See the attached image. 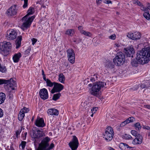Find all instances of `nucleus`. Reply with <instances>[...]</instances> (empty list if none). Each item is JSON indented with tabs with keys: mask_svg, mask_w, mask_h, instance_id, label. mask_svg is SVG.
<instances>
[{
	"mask_svg": "<svg viewBox=\"0 0 150 150\" xmlns=\"http://www.w3.org/2000/svg\"><path fill=\"white\" fill-rule=\"evenodd\" d=\"M102 0H96V2L97 4H100L102 2Z\"/></svg>",
	"mask_w": 150,
	"mask_h": 150,
	"instance_id": "obj_57",
	"label": "nucleus"
},
{
	"mask_svg": "<svg viewBox=\"0 0 150 150\" xmlns=\"http://www.w3.org/2000/svg\"><path fill=\"white\" fill-rule=\"evenodd\" d=\"M136 59L137 60H133L131 62V64L133 66L136 67L137 66V64L138 63H140L138 62Z\"/></svg>",
	"mask_w": 150,
	"mask_h": 150,
	"instance_id": "obj_33",
	"label": "nucleus"
},
{
	"mask_svg": "<svg viewBox=\"0 0 150 150\" xmlns=\"http://www.w3.org/2000/svg\"><path fill=\"white\" fill-rule=\"evenodd\" d=\"M4 115V112L0 108V118L2 117Z\"/></svg>",
	"mask_w": 150,
	"mask_h": 150,
	"instance_id": "obj_49",
	"label": "nucleus"
},
{
	"mask_svg": "<svg viewBox=\"0 0 150 150\" xmlns=\"http://www.w3.org/2000/svg\"><path fill=\"white\" fill-rule=\"evenodd\" d=\"M74 33V30L73 29H68L66 32L65 34L70 36L73 35Z\"/></svg>",
	"mask_w": 150,
	"mask_h": 150,
	"instance_id": "obj_28",
	"label": "nucleus"
},
{
	"mask_svg": "<svg viewBox=\"0 0 150 150\" xmlns=\"http://www.w3.org/2000/svg\"><path fill=\"white\" fill-rule=\"evenodd\" d=\"M132 137L131 135L126 134H125L124 136V138L126 139H130Z\"/></svg>",
	"mask_w": 150,
	"mask_h": 150,
	"instance_id": "obj_44",
	"label": "nucleus"
},
{
	"mask_svg": "<svg viewBox=\"0 0 150 150\" xmlns=\"http://www.w3.org/2000/svg\"><path fill=\"white\" fill-rule=\"evenodd\" d=\"M105 66L109 70L113 71L115 70L114 65L111 62H106Z\"/></svg>",
	"mask_w": 150,
	"mask_h": 150,
	"instance_id": "obj_21",
	"label": "nucleus"
},
{
	"mask_svg": "<svg viewBox=\"0 0 150 150\" xmlns=\"http://www.w3.org/2000/svg\"><path fill=\"white\" fill-rule=\"evenodd\" d=\"M143 128L144 129L150 130V127L149 126H143Z\"/></svg>",
	"mask_w": 150,
	"mask_h": 150,
	"instance_id": "obj_52",
	"label": "nucleus"
},
{
	"mask_svg": "<svg viewBox=\"0 0 150 150\" xmlns=\"http://www.w3.org/2000/svg\"><path fill=\"white\" fill-rule=\"evenodd\" d=\"M121 144H122L124 146L126 147V148L127 149H131L132 148V147L129 146L126 143H121Z\"/></svg>",
	"mask_w": 150,
	"mask_h": 150,
	"instance_id": "obj_45",
	"label": "nucleus"
},
{
	"mask_svg": "<svg viewBox=\"0 0 150 150\" xmlns=\"http://www.w3.org/2000/svg\"><path fill=\"white\" fill-rule=\"evenodd\" d=\"M67 53L69 61L71 63L74 64L75 58L74 50L72 49H69L67 50Z\"/></svg>",
	"mask_w": 150,
	"mask_h": 150,
	"instance_id": "obj_8",
	"label": "nucleus"
},
{
	"mask_svg": "<svg viewBox=\"0 0 150 150\" xmlns=\"http://www.w3.org/2000/svg\"><path fill=\"white\" fill-rule=\"evenodd\" d=\"M143 16L147 20H149L150 19V14L147 11H145L144 13Z\"/></svg>",
	"mask_w": 150,
	"mask_h": 150,
	"instance_id": "obj_29",
	"label": "nucleus"
},
{
	"mask_svg": "<svg viewBox=\"0 0 150 150\" xmlns=\"http://www.w3.org/2000/svg\"><path fill=\"white\" fill-rule=\"evenodd\" d=\"M140 86H141V88H146V85H145L144 84H142Z\"/></svg>",
	"mask_w": 150,
	"mask_h": 150,
	"instance_id": "obj_58",
	"label": "nucleus"
},
{
	"mask_svg": "<svg viewBox=\"0 0 150 150\" xmlns=\"http://www.w3.org/2000/svg\"><path fill=\"white\" fill-rule=\"evenodd\" d=\"M82 29V27L81 26H79L78 27V29L79 30H80V32H81V30H81Z\"/></svg>",
	"mask_w": 150,
	"mask_h": 150,
	"instance_id": "obj_63",
	"label": "nucleus"
},
{
	"mask_svg": "<svg viewBox=\"0 0 150 150\" xmlns=\"http://www.w3.org/2000/svg\"><path fill=\"white\" fill-rule=\"evenodd\" d=\"M140 37L141 34L139 33L136 32L134 33V38H135V39H134V40H137L139 39Z\"/></svg>",
	"mask_w": 150,
	"mask_h": 150,
	"instance_id": "obj_27",
	"label": "nucleus"
},
{
	"mask_svg": "<svg viewBox=\"0 0 150 150\" xmlns=\"http://www.w3.org/2000/svg\"><path fill=\"white\" fill-rule=\"evenodd\" d=\"M116 37V36L115 34H113L112 35L109 36V38L110 39L112 40H114L115 39Z\"/></svg>",
	"mask_w": 150,
	"mask_h": 150,
	"instance_id": "obj_40",
	"label": "nucleus"
},
{
	"mask_svg": "<svg viewBox=\"0 0 150 150\" xmlns=\"http://www.w3.org/2000/svg\"><path fill=\"white\" fill-rule=\"evenodd\" d=\"M147 6L148 9L150 10V4L149 3H148L147 4Z\"/></svg>",
	"mask_w": 150,
	"mask_h": 150,
	"instance_id": "obj_60",
	"label": "nucleus"
},
{
	"mask_svg": "<svg viewBox=\"0 0 150 150\" xmlns=\"http://www.w3.org/2000/svg\"><path fill=\"white\" fill-rule=\"evenodd\" d=\"M112 1L110 0H107L106 1V3L107 4L111 3Z\"/></svg>",
	"mask_w": 150,
	"mask_h": 150,
	"instance_id": "obj_62",
	"label": "nucleus"
},
{
	"mask_svg": "<svg viewBox=\"0 0 150 150\" xmlns=\"http://www.w3.org/2000/svg\"><path fill=\"white\" fill-rule=\"evenodd\" d=\"M135 3L137 4L139 6H141L142 5L141 3L139 1L137 0L136 1Z\"/></svg>",
	"mask_w": 150,
	"mask_h": 150,
	"instance_id": "obj_54",
	"label": "nucleus"
},
{
	"mask_svg": "<svg viewBox=\"0 0 150 150\" xmlns=\"http://www.w3.org/2000/svg\"><path fill=\"white\" fill-rule=\"evenodd\" d=\"M11 48V44L9 42H5L0 47L1 50L4 52L9 51Z\"/></svg>",
	"mask_w": 150,
	"mask_h": 150,
	"instance_id": "obj_15",
	"label": "nucleus"
},
{
	"mask_svg": "<svg viewBox=\"0 0 150 150\" xmlns=\"http://www.w3.org/2000/svg\"><path fill=\"white\" fill-rule=\"evenodd\" d=\"M47 83V86L50 87H52L53 85L54 86V82L52 83L51 81L50 80H47V81L46 82Z\"/></svg>",
	"mask_w": 150,
	"mask_h": 150,
	"instance_id": "obj_35",
	"label": "nucleus"
},
{
	"mask_svg": "<svg viewBox=\"0 0 150 150\" xmlns=\"http://www.w3.org/2000/svg\"><path fill=\"white\" fill-rule=\"evenodd\" d=\"M81 39L80 38H76L74 40V42L76 44H78L81 42Z\"/></svg>",
	"mask_w": 150,
	"mask_h": 150,
	"instance_id": "obj_39",
	"label": "nucleus"
},
{
	"mask_svg": "<svg viewBox=\"0 0 150 150\" xmlns=\"http://www.w3.org/2000/svg\"><path fill=\"white\" fill-rule=\"evenodd\" d=\"M21 56V54L20 52L15 54L13 57V62H18Z\"/></svg>",
	"mask_w": 150,
	"mask_h": 150,
	"instance_id": "obj_23",
	"label": "nucleus"
},
{
	"mask_svg": "<svg viewBox=\"0 0 150 150\" xmlns=\"http://www.w3.org/2000/svg\"><path fill=\"white\" fill-rule=\"evenodd\" d=\"M81 33L85 35L91 37L92 36V34L90 32L86 31L84 30L81 31Z\"/></svg>",
	"mask_w": 150,
	"mask_h": 150,
	"instance_id": "obj_31",
	"label": "nucleus"
},
{
	"mask_svg": "<svg viewBox=\"0 0 150 150\" xmlns=\"http://www.w3.org/2000/svg\"><path fill=\"white\" fill-rule=\"evenodd\" d=\"M106 83L104 82L99 81L93 83L90 90L91 94L95 96H99L101 89L104 87Z\"/></svg>",
	"mask_w": 150,
	"mask_h": 150,
	"instance_id": "obj_3",
	"label": "nucleus"
},
{
	"mask_svg": "<svg viewBox=\"0 0 150 150\" xmlns=\"http://www.w3.org/2000/svg\"><path fill=\"white\" fill-rule=\"evenodd\" d=\"M21 110H22L23 112H24V113L25 114V113L28 112L29 110V109L28 108H26L25 107H24L23 109H21Z\"/></svg>",
	"mask_w": 150,
	"mask_h": 150,
	"instance_id": "obj_38",
	"label": "nucleus"
},
{
	"mask_svg": "<svg viewBox=\"0 0 150 150\" xmlns=\"http://www.w3.org/2000/svg\"><path fill=\"white\" fill-rule=\"evenodd\" d=\"M136 59L140 64H144L150 61V47L142 48L137 54Z\"/></svg>",
	"mask_w": 150,
	"mask_h": 150,
	"instance_id": "obj_1",
	"label": "nucleus"
},
{
	"mask_svg": "<svg viewBox=\"0 0 150 150\" xmlns=\"http://www.w3.org/2000/svg\"><path fill=\"white\" fill-rule=\"evenodd\" d=\"M39 94L41 98L44 100L47 99L48 97L47 91L45 88L40 90Z\"/></svg>",
	"mask_w": 150,
	"mask_h": 150,
	"instance_id": "obj_14",
	"label": "nucleus"
},
{
	"mask_svg": "<svg viewBox=\"0 0 150 150\" xmlns=\"http://www.w3.org/2000/svg\"><path fill=\"white\" fill-rule=\"evenodd\" d=\"M127 124H126V122H125V121L123 122H122L121 124H120V126L121 127H123L124 126H125Z\"/></svg>",
	"mask_w": 150,
	"mask_h": 150,
	"instance_id": "obj_55",
	"label": "nucleus"
},
{
	"mask_svg": "<svg viewBox=\"0 0 150 150\" xmlns=\"http://www.w3.org/2000/svg\"><path fill=\"white\" fill-rule=\"evenodd\" d=\"M61 95V94L59 93L54 94L53 95L52 99L53 100L56 101L59 98Z\"/></svg>",
	"mask_w": 150,
	"mask_h": 150,
	"instance_id": "obj_30",
	"label": "nucleus"
},
{
	"mask_svg": "<svg viewBox=\"0 0 150 150\" xmlns=\"http://www.w3.org/2000/svg\"><path fill=\"white\" fill-rule=\"evenodd\" d=\"M135 129L137 130H139L141 128V126L139 122L135 123L134 125Z\"/></svg>",
	"mask_w": 150,
	"mask_h": 150,
	"instance_id": "obj_32",
	"label": "nucleus"
},
{
	"mask_svg": "<svg viewBox=\"0 0 150 150\" xmlns=\"http://www.w3.org/2000/svg\"><path fill=\"white\" fill-rule=\"evenodd\" d=\"M104 136L103 137L106 140L108 141L111 140L114 136V132L112 128L110 126L107 127Z\"/></svg>",
	"mask_w": 150,
	"mask_h": 150,
	"instance_id": "obj_7",
	"label": "nucleus"
},
{
	"mask_svg": "<svg viewBox=\"0 0 150 150\" xmlns=\"http://www.w3.org/2000/svg\"><path fill=\"white\" fill-rule=\"evenodd\" d=\"M138 136L136 137L132 141V143L134 144H141L142 142V137L141 135H138Z\"/></svg>",
	"mask_w": 150,
	"mask_h": 150,
	"instance_id": "obj_18",
	"label": "nucleus"
},
{
	"mask_svg": "<svg viewBox=\"0 0 150 150\" xmlns=\"http://www.w3.org/2000/svg\"><path fill=\"white\" fill-rule=\"evenodd\" d=\"M125 60V56L124 54L122 52H119L117 53L113 61L115 65L119 66L124 63Z\"/></svg>",
	"mask_w": 150,
	"mask_h": 150,
	"instance_id": "obj_6",
	"label": "nucleus"
},
{
	"mask_svg": "<svg viewBox=\"0 0 150 150\" xmlns=\"http://www.w3.org/2000/svg\"><path fill=\"white\" fill-rule=\"evenodd\" d=\"M43 133L42 132L39 130L37 131L33 132V137L34 138H39L42 137Z\"/></svg>",
	"mask_w": 150,
	"mask_h": 150,
	"instance_id": "obj_19",
	"label": "nucleus"
},
{
	"mask_svg": "<svg viewBox=\"0 0 150 150\" xmlns=\"http://www.w3.org/2000/svg\"><path fill=\"white\" fill-rule=\"evenodd\" d=\"M125 122H126V124H127L130 122H131L129 120V118H128V119L125 120Z\"/></svg>",
	"mask_w": 150,
	"mask_h": 150,
	"instance_id": "obj_56",
	"label": "nucleus"
},
{
	"mask_svg": "<svg viewBox=\"0 0 150 150\" xmlns=\"http://www.w3.org/2000/svg\"><path fill=\"white\" fill-rule=\"evenodd\" d=\"M109 149L110 150H115V149L111 147H110Z\"/></svg>",
	"mask_w": 150,
	"mask_h": 150,
	"instance_id": "obj_64",
	"label": "nucleus"
},
{
	"mask_svg": "<svg viewBox=\"0 0 150 150\" xmlns=\"http://www.w3.org/2000/svg\"><path fill=\"white\" fill-rule=\"evenodd\" d=\"M6 99V95L3 93H0V104L3 103Z\"/></svg>",
	"mask_w": 150,
	"mask_h": 150,
	"instance_id": "obj_24",
	"label": "nucleus"
},
{
	"mask_svg": "<svg viewBox=\"0 0 150 150\" xmlns=\"http://www.w3.org/2000/svg\"><path fill=\"white\" fill-rule=\"evenodd\" d=\"M98 109V108L97 107L93 108L91 110V111L92 113H95Z\"/></svg>",
	"mask_w": 150,
	"mask_h": 150,
	"instance_id": "obj_43",
	"label": "nucleus"
},
{
	"mask_svg": "<svg viewBox=\"0 0 150 150\" xmlns=\"http://www.w3.org/2000/svg\"><path fill=\"white\" fill-rule=\"evenodd\" d=\"M22 112H23L22 110H20L18 116V119L20 121H21L23 120L25 116V114Z\"/></svg>",
	"mask_w": 150,
	"mask_h": 150,
	"instance_id": "obj_25",
	"label": "nucleus"
},
{
	"mask_svg": "<svg viewBox=\"0 0 150 150\" xmlns=\"http://www.w3.org/2000/svg\"><path fill=\"white\" fill-rule=\"evenodd\" d=\"M35 18V16H32L28 19L27 15H25L23 17L22 19L23 23L21 26V28L23 30H25L29 28Z\"/></svg>",
	"mask_w": 150,
	"mask_h": 150,
	"instance_id": "obj_5",
	"label": "nucleus"
},
{
	"mask_svg": "<svg viewBox=\"0 0 150 150\" xmlns=\"http://www.w3.org/2000/svg\"><path fill=\"white\" fill-rule=\"evenodd\" d=\"M17 35V33L16 31L11 29L7 31L6 37L8 40H13L16 38Z\"/></svg>",
	"mask_w": 150,
	"mask_h": 150,
	"instance_id": "obj_9",
	"label": "nucleus"
},
{
	"mask_svg": "<svg viewBox=\"0 0 150 150\" xmlns=\"http://www.w3.org/2000/svg\"><path fill=\"white\" fill-rule=\"evenodd\" d=\"M34 8L32 7H30L28 11V14L26 15L27 17L30 15H31L33 14V10Z\"/></svg>",
	"mask_w": 150,
	"mask_h": 150,
	"instance_id": "obj_34",
	"label": "nucleus"
},
{
	"mask_svg": "<svg viewBox=\"0 0 150 150\" xmlns=\"http://www.w3.org/2000/svg\"><path fill=\"white\" fill-rule=\"evenodd\" d=\"M30 50L31 49L30 48L28 49L25 51V54L27 55H28L29 54Z\"/></svg>",
	"mask_w": 150,
	"mask_h": 150,
	"instance_id": "obj_42",
	"label": "nucleus"
},
{
	"mask_svg": "<svg viewBox=\"0 0 150 150\" xmlns=\"http://www.w3.org/2000/svg\"><path fill=\"white\" fill-rule=\"evenodd\" d=\"M35 124L37 127H43L45 126L44 120L42 118L38 117L36 120Z\"/></svg>",
	"mask_w": 150,
	"mask_h": 150,
	"instance_id": "obj_17",
	"label": "nucleus"
},
{
	"mask_svg": "<svg viewBox=\"0 0 150 150\" xmlns=\"http://www.w3.org/2000/svg\"><path fill=\"white\" fill-rule=\"evenodd\" d=\"M43 79L46 82H47V80H49V79H46V77H45V75H44V76H43Z\"/></svg>",
	"mask_w": 150,
	"mask_h": 150,
	"instance_id": "obj_59",
	"label": "nucleus"
},
{
	"mask_svg": "<svg viewBox=\"0 0 150 150\" xmlns=\"http://www.w3.org/2000/svg\"><path fill=\"white\" fill-rule=\"evenodd\" d=\"M22 40V36L21 35L19 36L16 40V48L18 49L20 47L21 45V41Z\"/></svg>",
	"mask_w": 150,
	"mask_h": 150,
	"instance_id": "obj_22",
	"label": "nucleus"
},
{
	"mask_svg": "<svg viewBox=\"0 0 150 150\" xmlns=\"http://www.w3.org/2000/svg\"><path fill=\"white\" fill-rule=\"evenodd\" d=\"M32 44L34 45L35 43L37 42V39H36L33 38L32 39Z\"/></svg>",
	"mask_w": 150,
	"mask_h": 150,
	"instance_id": "obj_51",
	"label": "nucleus"
},
{
	"mask_svg": "<svg viewBox=\"0 0 150 150\" xmlns=\"http://www.w3.org/2000/svg\"><path fill=\"white\" fill-rule=\"evenodd\" d=\"M21 130H17L16 132V136L17 137L20 134L21 132Z\"/></svg>",
	"mask_w": 150,
	"mask_h": 150,
	"instance_id": "obj_53",
	"label": "nucleus"
},
{
	"mask_svg": "<svg viewBox=\"0 0 150 150\" xmlns=\"http://www.w3.org/2000/svg\"><path fill=\"white\" fill-rule=\"evenodd\" d=\"M134 33L129 32L128 33V34L127 35V36L129 38H130L132 40H134V39H135V38H134Z\"/></svg>",
	"mask_w": 150,
	"mask_h": 150,
	"instance_id": "obj_36",
	"label": "nucleus"
},
{
	"mask_svg": "<svg viewBox=\"0 0 150 150\" xmlns=\"http://www.w3.org/2000/svg\"><path fill=\"white\" fill-rule=\"evenodd\" d=\"M50 139L48 137H46L42 140L39 144V146L36 150H50L54 147V145L53 143L51 144L49 146V142Z\"/></svg>",
	"mask_w": 150,
	"mask_h": 150,
	"instance_id": "obj_4",
	"label": "nucleus"
},
{
	"mask_svg": "<svg viewBox=\"0 0 150 150\" xmlns=\"http://www.w3.org/2000/svg\"><path fill=\"white\" fill-rule=\"evenodd\" d=\"M141 9L142 10H143L144 11H146L147 10V9L146 7H145L143 5H141Z\"/></svg>",
	"mask_w": 150,
	"mask_h": 150,
	"instance_id": "obj_46",
	"label": "nucleus"
},
{
	"mask_svg": "<svg viewBox=\"0 0 150 150\" xmlns=\"http://www.w3.org/2000/svg\"><path fill=\"white\" fill-rule=\"evenodd\" d=\"M69 144L72 150H76L77 149L78 146L79 142L76 136H73L72 141L70 142Z\"/></svg>",
	"mask_w": 150,
	"mask_h": 150,
	"instance_id": "obj_10",
	"label": "nucleus"
},
{
	"mask_svg": "<svg viewBox=\"0 0 150 150\" xmlns=\"http://www.w3.org/2000/svg\"><path fill=\"white\" fill-rule=\"evenodd\" d=\"M145 107L147 108L148 109H150V105H146L145 106Z\"/></svg>",
	"mask_w": 150,
	"mask_h": 150,
	"instance_id": "obj_61",
	"label": "nucleus"
},
{
	"mask_svg": "<svg viewBox=\"0 0 150 150\" xmlns=\"http://www.w3.org/2000/svg\"><path fill=\"white\" fill-rule=\"evenodd\" d=\"M26 144V142L25 141H22L21 143V146L22 149H24Z\"/></svg>",
	"mask_w": 150,
	"mask_h": 150,
	"instance_id": "obj_41",
	"label": "nucleus"
},
{
	"mask_svg": "<svg viewBox=\"0 0 150 150\" xmlns=\"http://www.w3.org/2000/svg\"><path fill=\"white\" fill-rule=\"evenodd\" d=\"M5 84H6L7 86L11 88L12 90L14 89V87L16 86V81H14L12 78H11L9 80H6Z\"/></svg>",
	"mask_w": 150,
	"mask_h": 150,
	"instance_id": "obj_16",
	"label": "nucleus"
},
{
	"mask_svg": "<svg viewBox=\"0 0 150 150\" xmlns=\"http://www.w3.org/2000/svg\"><path fill=\"white\" fill-rule=\"evenodd\" d=\"M6 80L0 79V85L3 84H5Z\"/></svg>",
	"mask_w": 150,
	"mask_h": 150,
	"instance_id": "obj_47",
	"label": "nucleus"
},
{
	"mask_svg": "<svg viewBox=\"0 0 150 150\" xmlns=\"http://www.w3.org/2000/svg\"><path fill=\"white\" fill-rule=\"evenodd\" d=\"M58 79L60 82L64 83L65 80V77L64 75L62 73L60 74L59 76Z\"/></svg>",
	"mask_w": 150,
	"mask_h": 150,
	"instance_id": "obj_26",
	"label": "nucleus"
},
{
	"mask_svg": "<svg viewBox=\"0 0 150 150\" xmlns=\"http://www.w3.org/2000/svg\"><path fill=\"white\" fill-rule=\"evenodd\" d=\"M18 8L16 5L11 6L7 10L6 13L9 16L15 15L17 12Z\"/></svg>",
	"mask_w": 150,
	"mask_h": 150,
	"instance_id": "obj_11",
	"label": "nucleus"
},
{
	"mask_svg": "<svg viewBox=\"0 0 150 150\" xmlns=\"http://www.w3.org/2000/svg\"><path fill=\"white\" fill-rule=\"evenodd\" d=\"M124 52L127 57H133L135 51L132 46H129L124 49Z\"/></svg>",
	"mask_w": 150,
	"mask_h": 150,
	"instance_id": "obj_13",
	"label": "nucleus"
},
{
	"mask_svg": "<svg viewBox=\"0 0 150 150\" xmlns=\"http://www.w3.org/2000/svg\"><path fill=\"white\" fill-rule=\"evenodd\" d=\"M95 76L96 77V76L95 75H94L93 76V77L92 76L90 80L91 81L93 82L95 81L96 80L95 78L94 77Z\"/></svg>",
	"mask_w": 150,
	"mask_h": 150,
	"instance_id": "obj_50",
	"label": "nucleus"
},
{
	"mask_svg": "<svg viewBox=\"0 0 150 150\" xmlns=\"http://www.w3.org/2000/svg\"><path fill=\"white\" fill-rule=\"evenodd\" d=\"M129 120L131 122H133L135 121V118L133 117H129Z\"/></svg>",
	"mask_w": 150,
	"mask_h": 150,
	"instance_id": "obj_48",
	"label": "nucleus"
},
{
	"mask_svg": "<svg viewBox=\"0 0 150 150\" xmlns=\"http://www.w3.org/2000/svg\"><path fill=\"white\" fill-rule=\"evenodd\" d=\"M63 88L64 86L61 84L54 82V86L51 91V92L52 93H54L55 92H59L63 89Z\"/></svg>",
	"mask_w": 150,
	"mask_h": 150,
	"instance_id": "obj_12",
	"label": "nucleus"
},
{
	"mask_svg": "<svg viewBox=\"0 0 150 150\" xmlns=\"http://www.w3.org/2000/svg\"><path fill=\"white\" fill-rule=\"evenodd\" d=\"M106 83L104 82L99 81L93 83L90 90L91 94L95 96H99L101 89L104 87Z\"/></svg>",
	"mask_w": 150,
	"mask_h": 150,
	"instance_id": "obj_2",
	"label": "nucleus"
},
{
	"mask_svg": "<svg viewBox=\"0 0 150 150\" xmlns=\"http://www.w3.org/2000/svg\"><path fill=\"white\" fill-rule=\"evenodd\" d=\"M47 113L49 115H57L59 113L58 110L54 108H51L48 109Z\"/></svg>",
	"mask_w": 150,
	"mask_h": 150,
	"instance_id": "obj_20",
	"label": "nucleus"
},
{
	"mask_svg": "<svg viewBox=\"0 0 150 150\" xmlns=\"http://www.w3.org/2000/svg\"><path fill=\"white\" fill-rule=\"evenodd\" d=\"M131 133L132 135L136 137H137V136H138V135H140L139 134H138L137 131L134 130H132L131 131Z\"/></svg>",
	"mask_w": 150,
	"mask_h": 150,
	"instance_id": "obj_37",
	"label": "nucleus"
}]
</instances>
